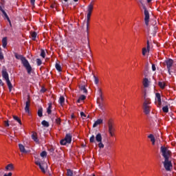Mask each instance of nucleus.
Masks as SVG:
<instances>
[{
  "mask_svg": "<svg viewBox=\"0 0 176 176\" xmlns=\"http://www.w3.org/2000/svg\"><path fill=\"white\" fill-rule=\"evenodd\" d=\"M40 156L41 157H46L47 156V153L46 151H43L41 153Z\"/></svg>",
  "mask_w": 176,
  "mask_h": 176,
  "instance_id": "nucleus-41",
  "label": "nucleus"
},
{
  "mask_svg": "<svg viewBox=\"0 0 176 176\" xmlns=\"http://www.w3.org/2000/svg\"><path fill=\"white\" fill-rule=\"evenodd\" d=\"M0 10H1V12H2V13H3V14L5 16L6 14H6V12H5L4 10H3V9H2V7H1V9H0Z\"/></svg>",
  "mask_w": 176,
  "mask_h": 176,
  "instance_id": "nucleus-55",
  "label": "nucleus"
},
{
  "mask_svg": "<svg viewBox=\"0 0 176 176\" xmlns=\"http://www.w3.org/2000/svg\"><path fill=\"white\" fill-rule=\"evenodd\" d=\"M41 124L42 126H43V127H49L50 126V124H49V122L46 120H43L41 122Z\"/></svg>",
  "mask_w": 176,
  "mask_h": 176,
  "instance_id": "nucleus-28",
  "label": "nucleus"
},
{
  "mask_svg": "<svg viewBox=\"0 0 176 176\" xmlns=\"http://www.w3.org/2000/svg\"><path fill=\"white\" fill-rule=\"evenodd\" d=\"M48 151H49V152H50V153H52V155H53V153H54V148H53V147L50 148L48 149Z\"/></svg>",
  "mask_w": 176,
  "mask_h": 176,
  "instance_id": "nucleus-47",
  "label": "nucleus"
},
{
  "mask_svg": "<svg viewBox=\"0 0 176 176\" xmlns=\"http://www.w3.org/2000/svg\"><path fill=\"white\" fill-rule=\"evenodd\" d=\"M146 49L148 50V53H149L151 50V45L149 44V40H148L146 42Z\"/></svg>",
  "mask_w": 176,
  "mask_h": 176,
  "instance_id": "nucleus-43",
  "label": "nucleus"
},
{
  "mask_svg": "<svg viewBox=\"0 0 176 176\" xmlns=\"http://www.w3.org/2000/svg\"><path fill=\"white\" fill-rule=\"evenodd\" d=\"M79 47H80V52H82L83 50V49H85V46H83L82 45H80Z\"/></svg>",
  "mask_w": 176,
  "mask_h": 176,
  "instance_id": "nucleus-54",
  "label": "nucleus"
},
{
  "mask_svg": "<svg viewBox=\"0 0 176 176\" xmlns=\"http://www.w3.org/2000/svg\"><path fill=\"white\" fill-rule=\"evenodd\" d=\"M63 102H65V98H64V96H60L59 98V104H60V105H63Z\"/></svg>",
  "mask_w": 176,
  "mask_h": 176,
  "instance_id": "nucleus-34",
  "label": "nucleus"
},
{
  "mask_svg": "<svg viewBox=\"0 0 176 176\" xmlns=\"http://www.w3.org/2000/svg\"><path fill=\"white\" fill-rule=\"evenodd\" d=\"M55 122L58 126H60L61 124V118H56Z\"/></svg>",
  "mask_w": 176,
  "mask_h": 176,
  "instance_id": "nucleus-44",
  "label": "nucleus"
},
{
  "mask_svg": "<svg viewBox=\"0 0 176 176\" xmlns=\"http://www.w3.org/2000/svg\"><path fill=\"white\" fill-rule=\"evenodd\" d=\"M40 56L43 58H45L46 57V52H45V50H41V52Z\"/></svg>",
  "mask_w": 176,
  "mask_h": 176,
  "instance_id": "nucleus-39",
  "label": "nucleus"
},
{
  "mask_svg": "<svg viewBox=\"0 0 176 176\" xmlns=\"http://www.w3.org/2000/svg\"><path fill=\"white\" fill-rule=\"evenodd\" d=\"M148 138H150L151 142H152V144L153 145H155V142H156V140L155 139V136H153V134H150L148 136Z\"/></svg>",
  "mask_w": 176,
  "mask_h": 176,
  "instance_id": "nucleus-23",
  "label": "nucleus"
},
{
  "mask_svg": "<svg viewBox=\"0 0 176 176\" xmlns=\"http://www.w3.org/2000/svg\"><path fill=\"white\" fill-rule=\"evenodd\" d=\"M30 3L32 6L35 5V0H30Z\"/></svg>",
  "mask_w": 176,
  "mask_h": 176,
  "instance_id": "nucleus-57",
  "label": "nucleus"
},
{
  "mask_svg": "<svg viewBox=\"0 0 176 176\" xmlns=\"http://www.w3.org/2000/svg\"><path fill=\"white\" fill-rule=\"evenodd\" d=\"M35 164H36V166H38L42 173H43L44 174L45 173H46V170H45V167L47 168V165L46 164H41L39 161H36L35 162Z\"/></svg>",
  "mask_w": 176,
  "mask_h": 176,
  "instance_id": "nucleus-11",
  "label": "nucleus"
},
{
  "mask_svg": "<svg viewBox=\"0 0 176 176\" xmlns=\"http://www.w3.org/2000/svg\"><path fill=\"white\" fill-rule=\"evenodd\" d=\"M41 91L42 93H45V91H46V89L42 88L41 90Z\"/></svg>",
  "mask_w": 176,
  "mask_h": 176,
  "instance_id": "nucleus-60",
  "label": "nucleus"
},
{
  "mask_svg": "<svg viewBox=\"0 0 176 176\" xmlns=\"http://www.w3.org/2000/svg\"><path fill=\"white\" fill-rule=\"evenodd\" d=\"M94 78L95 84L98 85V78L96 76H94Z\"/></svg>",
  "mask_w": 176,
  "mask_h": 176,
  "instance_id": "nucleus-48",
  "label": "nucleus"
},
{
  "mask_svg": "<svg viewBox=\"0 0 176 176\" xmlns=\"http://www.w3.org/2000/svg\"><path fill=\"white\" fill-rule=\"evenodd\" d=\"M19 146L20 152H21L22 153H28V151L25 150V147H24V145L19 144Z\"/></svg>",
  "mask_w": 176,
  "mask_h": 176,
  "instance_id": "nucleus-17",
  "label": "nucleus"
},
{
  "mask_svg": "<svg viewBox=\"0 0 176 176\" xmlns=\"http://www.w3.org/2000/svg\"><path fill=\"white\" fill-rule=\"evenodd\" d=\"M151 2H152V0H147L148 3H151Z\"/></svg>",
  "mask_w": 176,
  "mask_h": 176,
  "instance_id": "nucleus-61",
  "label": "nucleus"
},
{
  "mask_svg": "<svg viewBox=\"0 0 176 176\" xmlns=\"http://www.w3.org/2000/svg\"><path fill=\"white\" fill-rule=\"evenodd\" d=\"M151 100L146 98V94H144V102L143 103V108H151Z\"/></svg>",
  "mask_w": 176,
  "mask_h": 176,
  "instance_id": "nucleus-10",
  "label": "nucleus"
},
{
  "mask_svg": "<svg viewBox=\"0 0 176 176\" xmlns=\"http://www.w3.org/2000/svg\"><path fill=\"white\" fill-rule=\"evenodd\" d=\"M145 115H149L151 113V107H143Z\"/></svg>",
  "mask_w": 176,
  "mask_h": 176,
  "instance_id": "nucleus-25",
  "label": "nucleus"
},
{
  "mask_svg": "<svg viewBox=\"0 0 176 176\" xmlns=\"http://www.w3.org/2000/svg\"><path fill=\"white\" fill-rule=\"evenodd\" d=\"M37 115L39 116V118H42L43 116V109L42 107H40L38 109Z\"/></svg>",
  "mask_w": 176,
  "mask_h": 176,
  "instance_id": "nucleus-21",
  "label": "nucleus"
},
{
  "mask_svg": "<svg viewBox=\"0 0 176 176\" xmlns=\"http://www.w3.org/2000/svg\"><path fill=\"white\" fill-rule=\"evenodd\" d=\"M98 94L99 96L98 98V107L100 109H104L103 107L104 104H102V101H104V98H102V91L101 90V88L98 89Z\"/></svg>",
  "mask_w": 176,
  "mask_h": 176,
  "instance_id": "nucleus-7",
  "label": "nucleus"
},
{
  "mask_svg": "<svg viewBox=\"0 0 176 176\" xmlns=\"http://www.w3.org/2000/svg\"><path fill=\"white\" fill-rule=\"evenodd\" d=\"M72 142V134L67 133L65 138L61 140L60 142V145H67Z\"/></svg>",
  "mask_w": 176,
  "mask_h": 176,
  "instance_id": "nucleus-6",
  "label": "nucleus"
},
{
  "mask_svg": "<svg viewBox=\"0 0 176 176\" xmlns=\"http://www.w3.org/2000/svg\"><path fill=\"white\" fill-rule=\"evenodd\" d=\"M1 75L5 80L9 79V74L8 73V70L6 69V68L2 69Z\"/></svg>",
  "mask_w": 176,
  "mask_h": 176,
  "instance_id": "nucleus-14",
  "label": "nucleus"
},
{
  "mask_svg": "<svg viewBox=\"0 0 176 176\" xmlns=\"http://www.w3.org/2000/svg\"><path fill=\"white\" fill-rule=\"evenodd\" d=\"M32 139L36 144H39V139L38 138V134L36 132H34L32 135Z\"/></svg>",
  "mask_w": 176,
  "mask_h": 176,
  "instance_id": "nucleus-16",
  "label": "nucleus"
},
{
  "mask_svg": "<svg viewBox=\"0 0 176 176\" xmlns=\"http://www.w3.org/2000/svg\"><path fill=\"white\" fill-rule=\"evenodd\" d=\"M0 10H1V12H2V13H3V14L5 16L6 14H6V12H5L4 10H3V9H2V7H1V9H0Z\"/></svg>",
  "mask_w": 176,
  "mask_h": 176,
  "instance_id": "nucleus-56",
  "label": "nucleus"
},
{
  "mask_svg": "<svg viewBox=\"0 0 176 176\" xmlns=\"http://www.w3.org/2000/svg\"><path fill=\"white\" fill-rule=\"evenodd\" d=\"M81 43L82 45H86L87 43H89V37H85L84 38L81 39Z\"/></svg>",
  "mask_w": 176,
  "mask_h": 176,
  "instance_id": "nucleus-27",
  "label": "nucleus"
},
{
  "mask_svg": "<svg viewBox=\"0 0 176 176\" xmlns=\"http://www.w3.org/2000/svg\"><path fill=\"white\" fill-rule=\"evenodd\" d=\"M162 111L165 113H167L168 112V106H165V107H162Z\"/></svg>",
  "mask_w": 176,
  "mask_h": 176,
  "instance_id": "nucleus-42",
  "label": "nucleus"
},
{
  "mask_svg": "<svg viewBox=\"0 0 176 176\" xmlns=\"http://www.w3.org/2000/svg\"><path fill=\"white\" fill-rule=\"evenodd\" d=\"M49 176H53L51 173H49Z\"/></svg>",
  "mask_w": 176,
  "mask_h": 176,
  "instance_id": "nucleus-64",
  "label": "nucleus"
},
{
  "mask_svg": "<svg viewBox=\"0 0 176 176\" xmlns=\"http://www.w3.org/2000/svg\"><path fill=\"white\" fill-rule=\"evenodd\" d=\"M3 54L2 53V52H0V60H3Z\"/></svg>",
  "mask_w": 176,
  "mask_h": 176,
  "instance_id": "nucleus-53",
  "label": "nucleus"
},
{
  "mask_svg": "<svg viewBox=\"0 0 176 176\" xmlns=\"http://www.w3.org/2000/svg\"><path fill=\"white\" fill-rule=\"evenodd\" d=\"M164 65H166L168 73L169 75H171V72H173V65H174V60L171 58L166 59L164 62Z\"/></svg>",
  "mask_w": 176,
  "mask_h": 176,
  "instance_id": "nucleus-5",
  "label": "nucleus"
},
{
  "mask_svg": "<svg viewBox=\"0 0 176 176\" xmlns=\"http://www.w3.org/2000/svg\"><path fill=\"white\" fill-rule=\"evenodd\" d=\"M36 35H37L36 32H33L31 34L32 41H35L36 39Z\"/></svg>",
  "mask_w": 176,
  "mask_h": 176,
  "instance_id": "nucleus-37",
  "label": "nucleus"
},
{
  "mask_svg": "<svg viewBox=\"0 0 176 176\" xmlns=\"http://www.w3.org/2000/svg\"><path fill=\"white\" fill-rule=\"evenodd\" d=\"M14 167L12 164H9L8 166H6V170L7 171H12L13 170Z\"/></svg>",
  "mask_w": 176,
  "mask_h": 176,
  "instance_id": "nucleus-26",
  "label": "nucleus"
},
{
  "mask_svg": "<svg viewBox=\"0 0 176 176\" xmlns=\"http://www.w3.org/2000/svg\"><path fill=\"white\" fill-rule=\"evenodd\" d=\"M3 47L5 49L8 46V38L6 37L3 38L2 39Z\"/></svg>",
  "mask_w": 176,
  "mask_h": 176,
  "instance_id": "nucleus-24",
  "label": "nucleus"
},
{
  "mask_svg": "<svg viewBox=\"0 0 176 176\" xmlns=\"http://www.w3.org/2000/svg\"><path fill=\"white\" fill-rule=\"evenodd\" d=\"M89 142H91V144H96V142H98V145L100 149L104 148V144H102V136L101 135V133H98L96 137L94 135H92L89 138Z\"/></svg>",
  "mask_w": 176,
  "mask_h": 176,
  "instance_id": "nucleus-2",
  "label": "nucleus"
},
{
  "mask_svg": "<svg viewBox=\"0 0 176 176\" xmlns=\"http://www.w3.org/2000/svg\"><path fill=\"white\" fill-rule=\"evenodd\" d=\"M47 113H48V115H50V113H52V103L48 104V107L47 109Z\"/></svg>",
  "mask_w": 176,
  "mask_h": 176,
  "instance_id": "nucleus-29",
  "label": "nucleus"
},
{
  "mask_svg": "<svg viewBox=\"0 0 176 176\" xmlns=\"http://www.w3.org/2000/svg\"><path fill=\"white\" fill-rule=\"evenodd\" d=\"M163 164L166 171H170L173 168V163L170 161V158L164 159Z\"/></svg>",
  "mask_w": 176,
  "mask_h": 176,
  "instance_id": "nucleus-8",
  "label": "nucleus"
},
{
  "mask_svg": "<svg viewBox=\"0 0 176 176\" xmlns=\"http://www.w3.org/2000/svg\"><path fill=\"white\" fill-rule=\"evenodd\" d=\"M55 68L58 71V72H61V65L59 63H56Z\"/></svg>",
  "mask_w": 176,
  "mask_h": 176,
  "instance_id": "nucleus-33",
  "label": "nucleus"
},
{
  "mask_svg": "<svg viewBox=\"0 0 176 176\" xmlns=\"http://www.w3.org/2000/svg\"><path fill=\"white\" fill-rule=\"evenodd\" d=\"M4 83L2 80L0 79V86H3Z\"/></svg>",
  "mask_w": 176,
  "mask_h": 176,
  "instance_id": "nucleus-59",
  "label": "nucleus"
},
{
  "mask_svg": "<svg viewBox=\"0 0 176 176\" xmlns=\"http://www.w3.org/2000/svg\"><path fill=\"white\" fill-rule=\"evenodd\" d=\"M84 100H86V96L85 95H81L79 98L77 100V102L80 103V101H84Z\"/></svg>",
  "mask_w": 176,
  "mask_h": 176,
  "instance_id": "nucleus-30",
  "label": "nucleus"
},
{
  "mask_svg": "<svg viewBox=\"0 0 176 176\" xmlns=\"http://www.w3.org/2000/svg\"><path fill=\"white\" fill-rule=\"evenodd\" d=\"M13 119L14 120H16V122H18L19 124H21V120H20L19 117H17L16 116H13Z\"/></svg>",
  "mask_w": 176,
  "mask_h": 176,
  "instance_id": "nucleus-35",
  "label": "nucleus"
},
{
  "mask_svg": "<svg viewBox=\"0 0 176 176\" xmlns=\"http://www.w3.org/2000/svg\"><path fill=\"white\" fill-rule=\"evenodd\" d=\"M6 82L8 87L9 91H12V89H13V85H12V82H10V80L9 78H8L7 80H6Z\"/></svg>",
  "mask_w": 176,
  "mask_h": 176,
  "instance_id": "nucleus-19",
  "label": "nucleus"
},
{
  "mask_svg": "<svg viewBox=\"0 0 176 176\" xmlns=\"http://www.w3.org/2000/svg\"><path fill=\"white\" fill-rule=\"evenodd\" d=\"M80 116L81 118H86V114L83 111L80 112Z\"/></svg>",
  "mask_w": 176,
  "mask_h": 176,
  "instance_id": "nucleus-52",
  "label": "nucleus"
},
{
  "mask_svg": "<svg viewBox=\"0 0 176 176\" xmlns=\"http://www.w3.org/2000/svg\"><path fill=\"white\" fill-rule=\"evenodd\" d=\"M88 13H91L93 12V4H89L87 8Z\"/></svg>",
  "mask_w": 176,
  "mask_h": 176,
  "instance_id": "nucleus-36",
  "label": "nucleus"
},
{
  "mask_svg": "<svg viewBox=\"0 0 176 176\" xmlns=\"http://www.w3.org/2000/svg\"><path fill=\"white\" fill-rule=\"evenodd\" d=\"M160 153L164 159H170V157L171 156V151L165 146H162L160 147Z\"/></svg>",
  "mask_w": 176,
  "mask_h": 176,
  "instance_id": "nucleus-3",
  "label": "nucleus"
},
{
  "mask_svg": "<svg viewBox=\"0 0 176 176\" xmlns=\"http://www.w3.org/2000/svg\"><path fill=\"white\" fill-rule=\"evenodd\" d=\"M52 122H54V117H53V118H52Z\"/></svg>",
  "mask_w": 176,
  "mask_h": 176,
  "instance_id": "nucleus-63",
  "label": "nucleus"
},
{
  "mask_svg": "<svg viewBox=\"0 0 176 176\" xmlns=\"http://www.w3.org/2000/svg\"><path fill=\"white\" fill-rule=\"evenodd\" d=\"M4 126L6 127H9L10 126L9 121H4Z\"/></svg>",
  "mask_w": 176,
  "mask_h": 176,
  "instance_id": "nucleus-49",
  "label": "nucleus"
},
{
  "mask_svg": "<svg viewBox=\"0 0 176 176\" xmlns=\"http://www.w3.org/2000/svg\"><path fill=\"white\" fill-rule=\"evenodd\" d=\"M3 176H12V173H9L8 174H5Z\"/></svg>",
  "mask_w": 176,
  "mask_h": 176,
  "instance_id": "nucleus-58",
  "label": "nucleus"
},
{
  "mask_svg": "<svg viewBox=\"0 0 176 176\" xmlns=\"http://www.w3.org/2000/svg\"><path fill=\"white\" fill-rule=\"evenodd\" d=\"M155 101L157 102V107H162V96L160 93L155 94Z\"/></svg>",
  "mask_w": 176,
  "mask_h": 176,
  "instance_id": "nucleus-13",
  "label": "nucleus"
},
{
  "mask_svg": "<svg viewBox=\"0 0 176 176\" xmlns=\"http://www.w3.org/2000/svg\"><path fill=\"white\" fill-rule=\"evenodd\" d=\"M102 119H98L93 124V127H97L98 124H102Z\"/></svg>",
  "mask_w": 176,
  "mask_h": 176,
  "instance_id": "nucleus-20",
  "label": "nucleus"
},
{
  "mask_svg": "<svg viewBox=\"0 0 176 176\" xmlns=\"http://www.w3.org/2000/svg\"><path fill=\"white\" fill-rule=\"evenodd\" d=\"M90 24V20L87 19V30H86V32H87V35H89V25Z\"/></svg>",
  "mask_w": 176,
  "mask_h": 176,
  "instance_id": "nucleus-38",
  "label": "nucleus"
},
{
  "mask_svg": "<svg viewBox=\"0 0 176 176\" xmlns=\"http://www.w3.org/2000/svg\"><path fill=\"white\" fill-rule=\"evenodd\" d=\"M158 86L160 87V89H164L166 87V83L160 81L158 82Z\"/></svg>",
  "mask_w": 176,
  "mask_h": 176,
  "instance_id": "nucleus-32",
  "label": "nucleus"
},
{
  "mask_svg": "<svg viewBox=\"0 0 176 176\" xmlns=\"http://www.w3.org/2000/svg\"><path fill=\"white\" fill-rule=\"evenodd\" d=\"M31 105V102H30V99H28V101L25 102V111L26 113H30V107Z\"/></svg>",
  "mask_w": 176,
  "mask_h": 176,
  "instance_id": "nucleus-15",
  "label": "nucleus"
},
{
  "mask_svg": "<svg viewBox=\"0 0 176 176\" xmlns=\"http://www.w3.org/2000/svg\"><path fill=\"white\" fill-rule=\"evenodd\" d=\"M79 89L81 91H82V93L87 94V89H86V85H79Z\"/></svg>",
  "mask_w": 176,
  "mask_h": 176,
  "instance_id": "nucleus-18",
  "label": "nucleus"
},
{
  "mask_svg": "<svg viewBox=\"0 0 176 176\" xmlns=\"http://www.w3.org/2000/svg\"><path fill=\"white\" fill-rule=\"evenodd\" d=\"M36 64L38 67L42 65V60H41L40 58H37L36 59Z\"/></svg>",
  "mask_w": 176,
  "mask_h": 176,
  "instance_id": "nucleus-45",
  "label": "nucleus"
},
{
  "mask_svg": "<svg viewBox=\"0 0 176 176\" xmlns=\"http://www.w3.org/2000/svg\"><path fill=\"white\" fill-rule=\"evenodd\" d=\"M91 16V13L88 12L87 15V19L90 20V17Z\"/></svg>",
  "mask_w": 176,
  "mask_h": 176,
  "instance_id": "nucleus-51",
  "label": "nucleus"
},
{
  "mask_svg": "<svg viewBox=\"0 0 176 176\" xmlns=\"http://www.w3.org/2000/svg\"><path fill=\"white\" fill-rule=\"evenodd\" d=\"M4 16L7 19L8 21L9 22L10 25H12V22L10 21V19H9V16H8V14H6Z\"/></svg>",
  "mask_w": 176,
  "mask_h": 176,
  "instance_id": "nucleus-46",
  "label": "nucleus"
},
{
  "mask_svg": "<svg viewBox=\"0 0 176 176\" xmlns=\"http://www.w3.org/2000/svg\"><path fill=\"white\" fill-rule=\"evenodd\" d=\"M143 9L144 10V21L146 25H149V11L146 9V7L144 6Z\"/></svg>",
  "mask_w": 176,
  "mask_h": 176,
  "instance_id": "nucleus-9",
  "label": "nucleus"
},
{
  "mask_svg": "<svg viewBox=\"0 0 176 176\" xmlns=\"http://www.w3.org/2000/svg\"><path fill=\"white\" fill-rule=\"evenodd\" d=\"M152 71H156V65L155 64H152Z\"/></svg>",
  "mask_w": 176,
  "mask_h": 176,
  "instance_id": "nucleus-50",
  "label": "nucleus"
},
{
  "mask_svg": "<svg viewBox=\"0 0 176 176\" xmlns=\"http://www.w3.org/2000/svg\"><path fill=\"white\" fill-rule=\"evenodd\" d=\"M146 53H148V48L146 47H143L142 48V56H146Z\"/></svg>",
  "mask_w": 176,
  "mask_h": 176,
  "instance_id": "nucleus-40",
  "label": "nucleus"
},
{
  "mask_svg": "<svg viewBox=\"0 0 176 176\" xmlns=\"http://www.w3.org/2000/svg\"><path fill=\"white\" fill-rule=\"evenodd\" d=\"M143 86L144 87H149V80L148 78H145L143 80Z\"/></svg>",
  "mask_w": 176,
  "mask_h": 176,
  "instance_id": "nucleus-22",
  "label": "nucleus"
},
{
  "mask_svg": "<svg viewBox=\"0 0 176 176\" xmlns=\"http://www.w3.org/2000/svg\"><path fill=\"white\" fill-rule=\"evenodd\" d=\"M14 54L16 60H21L23 67H25V69L27 70L28 74L31 75V72H32V67L30 65L28 60L23 56V55L18 54L16 52H14Z\"/></svg>",
  "mask_w": 176,
  "mask_h": 176,
  "instance_id": "nucleus-1",
  "label": "nucleus"
},
{
  "mask_svg": "<svg viewBox=\"0 0 176 176\" xmlns=\"http://www.w3.org/2000/svg\"><path fill=\"white\" fill-rule=\"evenodd\" d=\"M148 34H151L153 36H156V32H157V26L154 25L151 27V30L149 29L148 31Z\"/></svg>",
  "mask_w": 176,
  "mask_h": 176,
  "instance_id": "nucleus-12",
  "label": "nucleus"
},
{
  "mask_svg": "<svg viewBox=\"0 0 176 176\" xmlns=\"http://www.w3.org/2000/svg\"><path fill=\"white\" fill-rule=\"evenodd\" d=\"M108 131L111 137H115V132L116 131V129L115 128V124H113V121L112 120H109L108 122Z\"/></svg>",
  "mask_w": 176,
  "mask_h": 176,
  "instance_id": "nucleus-4",
  "label": "nucleus"
},
{
  "mask_svg": "<svg viewBox=\"0 0 176 176\" xmlns=\"http://www.w3.org/2000/svg\"><path fill=\"white\" fill-rule=\"evenodd\" d=\"M74 118H75V116H74V114L72 115V119H74Z\"/></svg>",
  "mask_w": 176,
  "mask_h": 176,
  "instance_id": "nucleus-62",
  "label": "nucleus"
},
{
  "mask_svg": "<svg viewBox=\"0 0 176 176\" xmlns=\"http://www.w3.org/2000/svg\"><path fill=\"white\" fill-rule=\"evenodd\" d=\"M66 175H67V176H74V170H72L71 169H67Z\"/></svg>",
  "mask_w": 176,
  "mask_h": 176,
  "instance_id": "nucleus-31",
  "label": "nucleus"
}]
</instances>
